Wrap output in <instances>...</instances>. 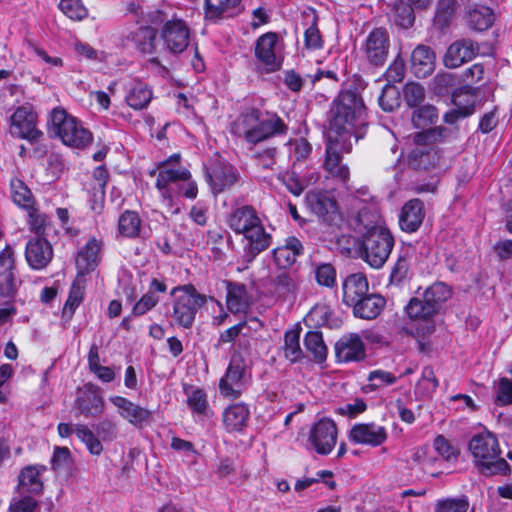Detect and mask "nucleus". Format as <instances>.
<instances>
[{
    "label": "nucleus",
    "mask_w": 512,
    "mask_h": 512,
    "mask_svg": "<svg viewBox=\"0 0 512 512\" xmlns=\"http://www.w3.org/2000/svg\"><path fill=\"white\" fill-rule=\"evenodd\" d=\"M329 139L356 143L364 136L365 105L361 96L352 90L342 91L333 101L330 110Z\"/></svg>",
    "instance_id": "f257e3e1"
},
{
    "label": "nucleus",
    "mask_w": 512,
    "mask_h": 512,
    "mask_svg": "<svg viewBox=\"0 0 512 512\" xmlns=\"http://www.w3.org/2000/svg\"><path fill=\"white\" fill-rule=\"evenodd\" d=\"M377 216L368 208L358 212L357 222L365 229L362 240V259L372 268L380 269L388 260L394 247V237L389 229L374 225Z\"/></svg>",
    "instance_id": "f03ea898"
},
{
    "label": "nucleus",
    "mask_w": 512,
    "mask_h": 512,
    "mask_svg": "<svg viewBox=\"0 0 512 512\" xmlns=\"http://www.w3.org/2000/svg\"><path fill=\"white\" fill-rule=\"evenodd\" d=\"M474 463L484 475H506L510 465L502 458L499 442L494 434L488 431L474 435L468 444Z\"/></svg>",
    "instance_id": "7ed1b4c3"
},
{
    "label": "nucleus",
    "mask_w": 512,
    "mask_h": 512,
    "mask_svg": "<svg viewBox=\"0 0 512 512\" xmlns=\"http://www.w3.org/2000/svg\"><path fill=\"white\" fill-rule=\"evenodd\" d=\"M450 133V130L443 126L416 133L414 136L416 147L408 155V165L418 171H428L435 168L440 161V155L435 144L447 138Z\"/></svg>",
    "instance_id": "20e7f679"
},
{
    "label": "nucleus",
    "mask_w": 512,
    "mask_h": 512,
    "mask_svg": "<svg viewBox=\"0 0 512 512\" xmlns=\"http://www.w3.org/2000/svg\"><path fill=\"white\" fill-rule=\"evenodd\" d=\"M49 130L63 144L77 149H84L92 143V133L65 109L56 107L52 110L49 120Z\"/></svg>",
    "instance_id": "39448f33"
},
{
    "label": "nucleus",
    "mask_w": 512,
    "mask_h": 512,
    "mask_svg": "<svg viewBox=\"0 0 512 512\" xmlns=\"http://www.w3.org/2000/svg\"><path fill=\"white\" fill-rule=\"evenodd\" d=\"M248 358L241 352H235L230 359L225 375L221 378L219 389L223 396L236 399L246 389L250 374Z\"/></svg>",
    "instance_id": "423d86ee"
},
{
    "label": "nucleus",
    "mask_w": 512,
    "mask_h": 512,
    "mask_svg": "<svg viewBox=\"0 0 512 512\" xmlns=\"http://www.w3.org/2000/svg\"><path fill=\"white\" fill-rule=\"evenodd\" d=\"M354 142L326 138L325 159L323 168L329 177L344 186L350 179V169L342 161V154L350 153Z\"/></svg>",
    "instance_id": "0eeeda50"
},
{
    "label": "nucleus",
    "mask_w": 512,
    "mask_h": 512,
    "mask_svg": "<svg viewBox=\"0 0 512 512\" xmlns=\"http://www.w3.org/2000/svg\"><path fill=\"white\" fill-rule=\"evenodd\" d=\"M205 177L214 194L230 189L239 179L235 167L215 155L204 165Z\"/></svg>",
    "instance_id": "6e6552de"
},
{
    "label": "nucleus",
    "mask_w": 512,
    "mask_h": 512,
    "mask_svg": "<svg viewBox=\"0 0 512 512\" xmlns=\"http://www.w3.org/2000/svg\"><path fill=\"white\" fill-rule=\"evenodd\" d=\"M338 430L335 422L329 418L317 421L310 430L308 443L317 454L328 455L337 443Z\"/></svg>",
    "instance_id": "1a4fd4ad"
},
{
    "label": "nucleus",
    "mask_w": 512,
    "mask_h": 512,
    "mask_svg": "<svg viewBox=\"0 0 512 512\" xmlns=\"http://www.w3.org/2000/svg\"><path fill=\"white\" fill-rule=\"evenodd\" d=\"M150 25L151 24H140V27L136 30L127 33L124 39L139 53L152 56L150 61L158 65L159 60L156 55L161 52L162 48L157 38V30Z\"/></svg>",
    "instance_id": "9d476101"
},
{
    "label": "nucleus",
    "mask_w": 512,
    "mask_h": 512,
    "mask_svg": "<svg viewBox=\"0 0 512 512\" xmlns=\"http://www.w3.org/2000/svg\"><path fill=\"white\" fill-rule=\"evenodd\" d=\"M10 133L31 141L41 136L37 129V115L31 106H20L14 111L10 117Z\"/></svg>",
    "instance_id": "9b49d317"
},
{
    "label": "nucleus",
    "mask_w": 512,
    "mask_h": 512,
    "mask_svg": "<svg viewBox=\"0 0 512 512\" xmlns=\"http://www.w3.org/2000/svg\"><path fill=\"white\" fill-rule=\"evenodd\" d=\"M308 208L323 222L336 225L341 220L337 202L327 192L311 191L306 194Z\"/></svg>",
    "instance_id": "f8f14e48"
},
{
    "label": "nucleus",
    "mask_w": 512,
    "mask_h": 512,
    "mask_svg": "<svg viewBox=\"0 0 512 512\" xmlns=\"http://www.w3.org/2000/svg\"><path fill=\"white\" fill-rule=\"evenodd\" d=\"M389 47L390 41L387 30L375 28L367 36L363 51L369 63L382 66L387 60Z\"/></svg>",
    "instance_id": "ddd939ff"
},
{
    "label": "nucleus",
    "mask_w": 512,
    "mask_h": 512,
    "mask_svg": "<svg viewBox=\"0 0 512 512\" xmlns=\"http://www.w3.org/2000/svg\"><path fill=\"white\" fill-rule=\"evenodd\" d=\"M355 444L377 447L386 442L387 429L375 422L358 423L352 426L348 435Z\"/></svg>",
    "instance_id": "4468645a"
},
{
    "label": "nucleus",
    "mask_w": 512,
    "mask_h": 512,
    "mask_svg": "<svg viewBox=\"0 0 512 512\" xmlns=\"http://www.w3.org/2000/svg\"><path fill=\"white\" fill-rule=\"evenodd\" d=\"M479 50L478 43L471 39L457 40L447 48L443 57V63L449 69L458 68L464 63L471 61L479 53Z\"/></svg>",
    "instance_id": "2eb2a0df"
},
{
    "label": "nucleus",
    "mask_w": 512,
    "mask_h": 512,
    "mask_svg": "<svg viewBox=\"0 0 512 512\" xmlns=\"http://www.w3.org/2000/svg\"><path fill=\"white\" fill-rule=\"evenodd\" d=\"M75 407L84 417H96L103 412L104 401L98 388L92 384H86L78 389Z\"/></svg>",
    "instance_id": "dca6fc26"
},
{
    "label": "nucleus",
    "mask_w": 512,
    "mask_h": 512,
    "mask_svg": "<svg viewBox=\"0 0 512 512\" xmlns=\"http://www.w3.org/2000/svg\"><path fill=\"white\" fill-rule=\"evenodd\" d=\"M179 157L178 154L171 156L158 168L156 187L163 196L167 195V187L170 183L187 181L190 178V171L188 169L174 166V163L178 161Z\"/></svg>",
    "instance_id": "f3484780"
},
{
    "label": "nucleus",
    "mask_w": 512,
    "mask_h": 512,
    "mask_svg": "<svg viewBox=\"0 0 512 512\" xmlns=\"http://www.w3.org/2000/svg\"><path fill=\"white\" fill-rule=\"evenodd\" d=\"M162 37L170 51L182 52L188 46L189 30L182 20H170L163 27Z\"/></svg>",
    "instance_id": "a211bd4d"
},
{
    "label": "nucleus",
    "mask_w": 512,
    "mask_h": 512,
    "mask_svg": "<svg viewBox=\"0 0 512 512\" xmlns=\"http://www.w3.org/2000/svg\"><path fill=\"white\" fill-rule=\"evenodd\" d=\"M247 244L245 246V258L247 263H251L261 252L268 249L272 243V237L267 233L260 222L244 234Z\"/></svg>",
    "instance_id": "6ab92c4d"
},
{
    "label": "nucleus",
    "mask_w": 512,
    "mask_h": 512,
    "mask_svg": "<svg viewBox=\"0 0 512 512\" xmlns=\"http://www.w3.org/2000/svg\"><path fill=\"white\" fill-rule=\"evenodd\" d=\"M336 356L341 362L360 361L366 356L365 345L357 334L340 338L335 345Z\"/></svg>",
    "instance_id": "aec40b11"
},
{
    "label": "nucleus",
    "mask_w": 512,
    "mask_h": 512,
    "mask_svg": "<svg viewBox=\"0 0 512 512\" xmlns=\"http://www.w3.org/2000/svg\"><path fill=\"white\" fill-rule=\"evenodd\" d=\"M15 263L11 248L0 253V296L13 298L16 293L14 281Z\"/></svg>",
    "instance_id": "412c9836"
},
{
    "label": "nucleus",
    "mask_w": 512,
    "mask_h": 512,
    "mask_svg": "<svg viewBox=\"0 0 512 512\" xmlns=\"http://www.w3.org/2000/svg\"><path fill=\"white\" fill-rule=\"evenodd\" d=\"M286 130L287 126L277 115H271L266 119H260V116H258L257 124L253 131L249 133L247 142L256 144L274 135L284 134Z\"/></svg>",
    "instance_id": "4be33fe9"
},
{
    "label": "nucleus",
    "mask_w": 512,
    "mask_h": 512,
    "mask_svg": "<svg viewBox=\"0 0 512 512\" xmlns=\"http://www.w3.org/2000/svg\"><path fill=\"white\" fill-rule=\"evenodd\" d=\"M25 256L33 269H42L51 261L53 250L47 240L38 237L27 243Z\"/></svg>",
    "instance_id": "5701e85b"
},
{
    "label": "nucleus",
    "mask_w": 512,
    "mask_h": 512,
    "mask_svg": "<svg viewBox=\"0 0 512 512\" xmlns=\"http://www.w3.org/2000/svg\"><path fill=\"white\" fill-rule=\"evenodd\" d=\"M425 217L424 204L420 199H411L404 204L399 216L400 228L405 232H415Z\"/></svg>",
    "instance_id": "b1692460"
},
{
    "label": "nucleus",
    "mask_w": 512,
    "mask_h": 512,
    "mask_svg": "<svg viewBox=\"0 0 512 512\" xmlns=\"http://www.w3.org/2000/svg\"><path fill=\"white\" fill-rule=\"evenodd\" d=\"M435 53L425 45H418L411 54V70L417 78L431 75L435 69Z\"/></svg>",
    "instance_id": "393cba45"
},
{
    "label": "nucleus",
    "mask_w": 512,
    "mask_h": 512,
    "mask_svg": "<svg viewBox=\"0 0 512 512\" xmlns=\"http://www.w3.org/2000/svg\"><path fill=\"white\" fill-rule=\"evenodd\" d=\"M342 290L343 301L347 305L352 306L368 294V280L362 273L351 274L344 280Z\"/></svg>",
    "instance_id": "a878e982"
},
{
    "label": "nucleus",
    "mask_w": 512,
    "mask_h": 512,
    "mask_svg": "<svg viewBox=\"0 0 512 512\" xmlns=\"http://www.w3.org/2000/svg\"><path fill=\"white\" fill-rule=\"evenodd\" d=\"M176 303L174 306V318L185 328L192 325V292L190 286L175 288Z\"/></svg>",
    "instance_id": "bb28decb"
},
{
    "label": "nucleus",
    "mask_w": 512,
    "mask_h": 512,
    "mask_svg": "<svg viewBox=\"0 0 512 512\" xmlns=\"http://www.w3.org/2000/svg\"><path fill=\"white\" fill-rule=\"evenodd\" d=\"M261 222L252 206H242L233 211L228 219L229 227L237 234H245L248 229Z\"/></svg>",
    "instance_id": "cd10ccee"
},
{
    "label": "nucleus",
    "mask_w": 512,
    "mask_h": 512,
    "mask_svg": "<svg viewBox=\"0 0 512 512\" xmlns=\"http://www.w3.org/2000/svg\"><path fill=\"white\" fill-rule=\"evenodd\" d=\"M276 43L277 35L272 32L262 35L256 42L255 55L269 71H275L279 68L274 52Z\"/></svg>",
    "instance_id": "c85d7f7f"
},
{
    "label": "nucleus",
    "mask_w": 512,
    "mask_h": 512,
    "mask_svg": "<svg viewBox=\"0 0 512 512\" xmlns=\"http://www.w3.org/2000/svg\"><path fill=\"white\" fill-rule=\"evenodd\" d=\"M205 17L216 20L234 17L242 12L241 0H205Z\"/></svg>",
    "instance_id": "c756f323"
},
{
    "label": "nucleus",
    "mask_w": 512,
    "mask_h": 512,
    "mask_svg": "<svg viewBox=\"0 0 512 512\" xmlns=\"http://www.w3.org/2000/svg\"><path fill=\"white\" fill-rule=\"evenodd\" d=\"M102 244L95 238H91L79 251L76 258V266L80 274L93 271L100 261Z\"/></svg>",
    "instance_id": "7c9ffc66"
},
{
    "label": "nucleus",
    "mask_w": 512,
    "mask_h": 512,
    "mask_svg": "<svg viewBox=\"0 0 512 512\" xmlns=\"http://www.w3.org/2000/svg\"><path fill=\"white\" fill-rule=\"evenodd\" d=\"M110 401L118 408L119 414L135 426L141 425L150 418V412L147 409L135 405L124 397L113 396Z\"/></svg>",
    "instance_id": "2f4dec72"
},
{
    "label": "nucleus",
    "mask_w": 512,
    "mask_h": 512,
    "mask_svg": "<svg viewBox=\"0 0 512 512\" xmlns=\"http://www.w3.org/2000/svg\"><path fill=\"white\" fill-rule=\"evenodd\" d=\"M385 302V299L378 294H366L352 306L355 316L371 320L381 313Z\"/></svg>",
    "instance_id": "473e14b6"
},
{
    "label": "nucleus",
    "mask_w": 512,
    "mask_h": 512,
    "mask_svg": "<svg viewBox=\"0 0 512 512\" xmlns=\"http://www.w3.org/2000/svg\"><path fill=\"white\" fill-rule=\"evenodd\" d=\"M226 303L232 313L245 312L249 307V295L246 286L241 283H226Z\"/></svg>",
    "instance_id": "72a5a7b5"
},
{
    "label": "nucleus",
    "mask_w": 512,
    "mask_h": 512,
    "mask_svg": "<svg viewBox=\"0 0 512 512\" xmlns=\"http://www.w3.org/2000/svg\"><path fill=\"white\" fill-rule=\"evenodd\" d=\"M17 490L20 494H39L43 490L40 470L36 466L23 468L18 476Z\"/></svg>",
    "instance_id": "f704fd0d"
},
{
    "label": "nucleus",
    "mask_w": 512,
    "mask_h": 512,
    "mask_svg": "<svg viewBox=\"0 0 512 512\" xmlns=\"http://www.w3.org/2000/svg\"><path fill=\"white\" fill-rule=\"evenodd\" d=\"M249 410L244 404H234L223 413V423L229 431H240L246 425Z\"/></svg>",
    "instance_id": "c9c22d12"
},
{
    "label": "nucleus",
    "mask_w": 512,
    "mask_h": 512,
    "mask_svg": "<svg viewBox=\"0 0 512 512\" xmlns=\"http://www.w3.org/2000/svg\"><path fill=\"white\" fill-rule=\"evenodd\" d=\"M495 16L487 6H477L469 10L467 22L470 28L476 31L487 30L494 22Z\"/></svg>",
    "instance_id": "e433bc0d"
},
{
    "label": "nucleus",
    "mask_w": 512,
    "mask_h": 512,
    "mask_svg": "<svg viewBox=\"0 0 512 512\" xmlns=\"http://www.w3.org/2000/svg\"><path fill=\"white\" fill-rule=\"evenodd\" d=\"M279 295L296 293L299 286V278L296 271L280 270L272 281Z\"/></svg>",
    "instance_id": "4c0bfd02"
},
{
    "label": "nucleus",
    "mask_w": 512,
    "mask_h": 512,
    "mask_svg": "<svg viewBox=\"0 0 512 512\" xmlns=\"http://www.w3.org/2000/svg\"><path fill=\"white\" fill-rule=\"evenodd\" d=\"M406 312L409 318L413 320H426L432 318L438 312L431 305L424 295L420 297L412 298L406 306Z\"/></svg>",
    "instance_id": "58836bf2"
},
{
    "label": "nucleus",
    "mask_w": 512,
    "mask_h": 512,
    "mask_svg": "<svg viewBox=\"0 0 512 512\" xmlns=\"http://www.w3.org/2000/svg\"><path fill=\"white\" fill-rule=\"evenodd\" d=\"M258 116H260V112L256 109H250L243 112L233 122L231 127L232 132L248 141L249 133L253 131V128L257 124Z\"/></svg>",
    "instance_id": "ea45409f"
},
{
    "label": "nucleus",
    "mask_w": 512,
    "mask_h": 512,
    "mask_svg": "<svg viewBox=\"0 0 512 512\" xmlns=\"http://www.w3.org/2000/svg\"><path fill=\"white\" fill-rule=\"evenodd\" d=\"M284 356L291 363L300 361L304 357V352L300 346V331L289 330L284 335Z\"/></svg>",
    "instance_id": "a19ab883"
},
{
    "label": "nucleus",
    "mask_w": 512,
    "mask_h": 512,
    "mask_svg": "<svg viewBox=\"0 0 512 512\" xmlns=\"http://www.w3.org/2000/svg\"><path fill=\"white\" fill-rule=\"evenodd\" d=\"M141 227V219L139 215L134 212L127 210L121 214L118 220L119 233L128 238H134L139 235Z\"/></svg>",
    "instance_id": "79ce46f5"
},
{
    "label": "nucleus",
    "mask_w": 512,
    "mask_h": 512,
    "mask_svg": "<svg viewBox=\"0 0 512 512\" xmlns=\"http://www.w3.org/2000/svg\"><path fill=\"white\" fill-rule=\"evenodd\" d=\"M304 346L317 362H323L327 357V347L323 341L321 332L309 331L304 338Z\"/></svg>",
    "instance_id": "37998d69"
},
{
    "label": "nucleus",
    "mask_w": 512,
    "mask_h": 512,
    "mask_svg": "<svg viewBox=\"0 0 512 512\" xmlns=\"http://www.w3.org/2000/svg\"><path fill=\"white\" fill-rule=\"evenodd\" d=\"M423 295L439 312L443 304L451 297V289L446 284L437 282L429 286Z\"/></svg>",
    "instance_id": "c03bdc74"
},
{
    "label": "nucleus",
    "mask_w": 512,
    "mask_h": 512,
    "mask_svg": "<svg viewBox=\"0 0 512 512\" xmlns=\"http://www.w3.org/2000/svg\"><path fill=\"white\" fill-rule=\"evenodd\" d=\"M194 414H197L205 426L213 423L214 411L210 406L207 395L203 390H194Z\"/></svg>",
    "instance_id": "a18cd8bd"
},
{
    "label": "nucleus",
    "mask_w": 512,
    "mask_h": 512,
    "mask_svg": "<svg viewBox=\"0 0 512 512\" xmlns=\"http://www.w3.org/2000/svg\"><path fill=\"white\" fill-rule=\"evenodd\" d=\"M151 99V91L142 83H135L126 96L128 105L136 110L145 108Z\"/></svg>",
    "instance_id": "49530a36"
},
{
    "label": "nucleus",
    "mask_w": 512,
    "mask_h": 512,
    "mask_svg": "<svg viewBox=\"0 0 512 512\" xmlns=\"http://www.w3.org/2000/svg\"><path fill=\"white\" fill-rule=\"evenodd\" d=\"M10 186L11 197L16 205L24 209H28L33 206L34 200L32 193L22 180L18 178L12 179Z\"/></svg>",
    "instance_id": "de8ad7c7"
},
{
    "label": "nucleus",
    "mask_w": 512,
    "mask_h": 512,
    "mask_svg": "<svg viewBox=\"0 0 512 512\" xmlns=\"http://www.w3.org/2000/svg\"><path fill=\"white\" fill-rule=\"evenodd\" d=\"M127 11L136 17L137 24H160L165 20L163 13L159 10L145 12L143 7L136 2L128 5Z\"/></svg>",
    "instance_id": "09e8293b"
},
{
    "label": "nucleus",
    "mask_w": 512,
    "mask_h": 512,
    "mask_svg": "<svg viewBox=\"0 0 512 512\" xmlns=\"http://www.w3.org/2000/svg\"><path fill=\"white\" fill-rule=\"evenodd\" d=\"M74 433L77 438L83 442L92 455H100L103 451V446L96 435L86 425H74Z\"/></svg>",
    "instance_id": "8fccbe9b"
},
{
    "label": "nucleus",
    "mask_w": 512,
    "mask_h": 512,
    "mask_svg": "<svg viewBox=\"0 0 512 512\" xmlns=\"http://www.w3.org/2000/svg\"><path fill=\"white\" fill-rule=\"evenodd\" d=\"M476 101L477 95L470 89H461L453 94V103L462 111V116L473 114Z\"/></svg>",
    "instance_id": "3c124183"
},
{
    "label": "nucleus",
    "mask_w": 512,
    "mask_h": 512,
    "mask_svg": "<svg viewBox=\"0 0 512 512\" xmlns=\"http://www.w3.org/2000/svg\"><path fill=\"white\" fill-rule=\"evenodd\" d=\"M382 110L392 112L400 106V92L394 85L386 84L378 98Z\"/></svg>",
    "instance_id": "603ef678"
},
{
    "label": "nucleus",
    "mask_w": 512,
    "mask_h": 512,
    "mask_svg": "<svg viewBox=\"0 0 512 512\" xmlns=\"http://www.w3.org/2000/svg\"><path fill=\"white\" fill-rule=\"evenodd\" d=\"M438 118L437 109L432 105H424L413 111L412 123L416 128H424Z\"/></svg>",
    "instance_id": "864d4df0"
},
{
    "label": "nucleus",
    "mask_w": 512,
    "mask_h": 512,
    "mask_svg": "<svg viewBox=\"0 0 512 512\" xmlns=\"http://www.w3.org/2000/svg\"><path fill=\"white\" fill-rule=\"evenodd\" d=\"M84 288L79 283H74L70 289L68 299L63 308V317L70 319L76 308L83 300Z\"/></svg>",
    "instance_id": "5fc2aeb1"
},
{
    "label": "nucleus",
    "mask_w": 512,
    "mask_h": 512,
    "mask_svg": "<svg viewBox=\"0 0 512 512\" xmlns=\"http://www.w3.org/2000/svg\"><path fill=\"white\" fill-rule=\"evenodd\" d=\"M59 8L72 20H82L88 13L81 0H61Z\"/></svg>",
    "instance_id": "6e6d98bb"
},
{
    "label": "nucleus",
    "mask_w": 512,
    "mask_h": 512,
    "mask_svg": "<svg viewBox=\"0 0 512 512\" xmlns=\"http://www.w3.org/2000/svg\"><path fill=\"white\" fill-rule=\"evenodd\" d=\"M26 210L28 212V224L30 230L38 235L44 234L49 226L48 217L45 214L40 213L38 209L34 208V205Z\"/></svg>",
    "instance_id": "4d7b16f0"
},
{
    "label": "nucleus",
    "mask_w": 512,
    "mask_h": 512,
    "mask_svg": "<svg viewBox=\"0 0 512 512\" xmlns=\"http://www.w3.org/2000/svg\"><path fill=\"white\" fill-rule=\"evenodd\" d=\"M315 279L317 283L325 287H333L336 282V270L330 263H322L315 268Z\"/></svg>",
    "instance_id": "13d9d810"
},
{
    "label": "nucleus",
    "mask_w": 512,
    "mask_h": 512,
    "mask_svg": "<svg viewBox=\"0 0 512 512\" xmlns=\"http://www.w3.org/2000/svg\"><path fill=\"white\" fill-rule=\"evenodd\" d=\"M404 100L410 107H416L425 98V89L418 83H407L404 87Z\"/></svg>",
    "instance_id": "bf43d9fd"
},
{
    "label": "nucleus",
    "mask_w": 512,
    "mask_h": 512,
    "mask_svg": "<svg viewBox=\"0 0 512 512\" xmlns=\"http://www.w3.org/2000/svg\"><path fill=\"white\" fill-rule=\"evenodd\" d=\"M317 18L313 16L311 25L305 30L304 42L307 49H320L323 45L322 37L316 24Z\"/></svg>",
    "instance_id": "052dcab7"
},
{
    "label": "nucleus",
    "mask_w": 512,
    "mask_h": 512,
    "mask_svg": "<svg viewBox=\"0 0 512 512\" xmlns=\"http://www.w3.org/2000/svg\"><path fill=\"white\" fill-rule=\"evenodd\" d=\"M495 403L498 406L512 404V380L501 378L496 388Z\"/></svg>",
    "instance_id": "680f3d73"
},
{
    "label": "nucleus",
    "mask_w": 512,
    "mask_h": 512,
    "mask_svg": "<svg viewBox=\"0 0 512 512\" xmlns=\"http://www.w3.org/2000/svg\"><path fill=\"white\" fill-rule=\"evenodd\" d=\"M396 380L397 378L392 373L380 369L374 370L368 375V381L374 389L392 385Z\"/></svg>",
    "instance_id": "e2e57ef3"
},
{
    "label": "nucleus",
    "mask_w": 512,
    "mask_h": 512,
    "mask_svg": "<svg viewBox=\"0 0 512 512\" xmlns=\"http://www.w3.org/2000/svg\"><path fill=\"white\" fill-rule=\"evenodd\" d=\"M468 506L465 499H445L438 501L435 512H467Z\"/></svg>",
    "instance_id": "0e129e2a"
},
{
    "label": "nucleus",
    "mask_w": 512,
    "mask_h": 512,
    "mask_svg": "<svg viewBox=\"0 0 512 512\" xmlns=\"http://www.w3.org/2000/svg\"><path fill=\"white\" fill-rule=\"evenodd\" d=\"M409 270V263L404 255H400L392 267L391 274H390V281L395 284H399L402 282L408 273Z\"/></svg>",
    "instance_id": "69168bd1"
},
{
    "label": "nucleus",
    "mask_w": 512,
    "mask_h": 512,
    "mask_svg": "<svg viewBox=\"0 0 512 512\" xmlns=\"http://www.w3.org/2000/svg\"><path fill=\"white\" fill-rule=\"evenodd\" d=\"M273 258L276 265L284 270L287 266L292 265L296 261L297 256L294 252L287 249V247L280 246L273 250Z\"/></svg>",
    "instance_id": "338daca9"
},
{
    "label": "nucleus",
    "mask_w": 512,
    "mask_h": 512,
    "mask_svg": "<svg viewBox=\"0 0 512 512\" xmlns=\"http://www.w3.org/2000/svg\"><path fill=\"white\" fill-rule=\"evenodd\" d=\"M38 503L30 496H24L21 499L13 500L10 504V512H34Z\"/></svg>",
    "instance_id": "774afa93"
}]
</instances>
